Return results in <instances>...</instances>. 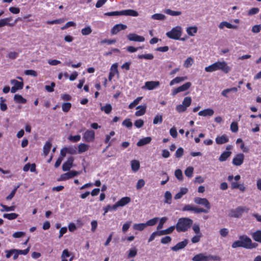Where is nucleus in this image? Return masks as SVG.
Listing matches in <instances>:
<instances>
[{
    "label": "nucleus",
    "mask_w": 261,
    "mask_h": 261,
    "mask_svg": "<svg viewBox=\"0 0 261 261\" xmlns=\"http://www.w3.org/2000/svg\"><path fill=\"white\" fill-rule=\"evenodd\" d=\"M230 130L233 133H237L238 131V125L237 122H233L231 123Z\"/></svg>",
    "instance_id": "obj_59"
},
{
    "label": "nucleus",
    "mask_w": 261,
    "mask_h": 261,
    "mask_svg": "<svg viewBox=\"0 0 261 261\" xmlns=\"http://www.w3.org/2000/svg\"><path fill=\"white\" fill-rule=\"evenodd\" d=\"M158 221H159L158 218H154L153 219H150L146 222V226H153L158 222Z\"/></svg>",
    "instance_id": "obj_46"
},
{
    "label": "nucleus",
    "mask_w": 261,
    "mask_h": 261,
    "mask_svg": "<svg viewBox=\"0 0 261 261\" xmlns=\"http://www.w3.org/2000/svg\"><path fill=\"white\" fill-rule=\"evenodd\" d=\"M137 109H139V110L136 112V113H135L136 116H141L143 115L145 113V112H146V107L145 106L143 107V106H139L137 107Z\"/></svg>",
    "instance_id": "obj_37"
},
{
    "label": "nucleus",
    "mask_w": 261,
    "mask_h": 261,
    "mask_svg": "<svg viewBox=\"0 0 261 261\" xmlns=\"http://www.w3.org/2000/svg\"><path fill=\"white\" fill-rule=\"evenodd\" d=\"M160 85L159 82L157 81H149L146 82L145 86L148 90H151L156 88Z\"/></svg>",
    "instance_id": "obj_20"
},
{
    "label": "nucleus",
    "mask_w": 261,
    "mask_h": 261,
    "mask_svg": "<svg viewBox=\"0 0 261 261\" xmlns=\"http://www.w3.org/2000/svg\"><path fill=\"white\" fill-rule=\"evenodd\" d=\"M55 83L51 82L50 85H46L45 88L47 91L49 92H52L54 91V88L55 87Z\"/></svg>",
    "instance_id": "obj_61"
},
{
    "label": "nucleus",
    "mask_w": 261,
    "mask_h": 261,
    "mask_svg": "<svg viewBox=\"0 0 261 261\" xmlns=\"http://www.w3.org/2000/svg\"><path fill=\"white\" fill-rule=\"evenodd\" d=\"M188 79V77L187 76H177L171 81L170 83V86H173L176 84H179L181 82H182Z\"/></svg>",
    "instance_id": "obj_23"
},
{
    "label": "nucleus",
    "mask_w": 261,
    "mask_h": 261,
    "mask_svg": "<svg viewBox=\"0 0 261 261\" xmlns=\"http://www.w3.org/2000/svg\"><path fill=\"white\" fill-rule=\"evenodd\" d=\"M30 247H28L27 249L24 250H19V249H15V252H18L19 255V254H23V255H27L30 251Z\"/></svg>",
    "instance_id": "obj_58"
},
{
    "label": "nucleus",
    "mask_w": 261,
    "mask_h": 261,
    "mask_svg": "<svg viewBox=\"0 0 261 261\" xmlns=\"http://www.w3.org/2000/svg\"><path fill=\"white\" fill-rule=\"evenodd\" d=\"M188 192V189L186 188H182L180 189V191L177 193L174 196L175 199H179L181 198L183 195Z\"/></svg>",
    "instance_id": "obj_32"
},
{
    "label": "nucleus",
    "mask_w": 261,
    "mask_h": 261,
    "mask_svg": "<svg viewBox=\"0 0 261 261\" xmlns=\"http://www.w3.org/2000/svg\"><path fill=\"white\" fill-rule=\"evenodd\" d=\"M6 101L5 99H4L3 97L1 98L0 107L2 111H6L8 108L7 104L5 103Z\"/></svg>",
    "instance_id": "obj_47"
},
{
    "label": "nucleus",
    "mask_w": 261,
    "mask_h": 261,
    "mask_svg": "<svg viewBox=\"0 0 261 261\" xmlns=\"http://www.w3.org/2000/svg\"><path fill=\"white\" fill-rule=\"evenodd\" d=\"M95 132L91 129L87 130L83 135V139L86 142H92L95 139Z\"/></svg>",
    "instance_id": "obj_8"
},
{
    "label": "nucleus",
    "mask_w": 261,
    "mask_h": 261,
    "mask_svg": "<svg viewBox=\"0 0 261 261\" xmlns=\"http://www.w3.org/2000/svg\"><path fill=\"white\" fill-rule=\"evenodd\" d=\"M80 174L79 171L72 170L70 172L62 174L59 180H66L70 178L73 177L74 176H77Z\"/></svg>",
    "instance_id": "obj_10"
},
{
    "label": "nucleus",
    "mask_w": 261,
    "mask_h": 261,
    "mask_svg": "<svg viewBox=\"0 0 261 261\" xmlns=\"http://www.w3.org/2000/svg\"><path fill=\"white\" fill-rule=\"evenodd\" d=\"M115 134V133L114 131H111L110 133V134L109 135H107L106 136V139L105 140V143L106 144H108V145L106 147V148L103 150V152L108 148H109L110 146H111V143L110 142V139H111V137L112 136H114Z\"/></svg>",
    "instance_id": "obj_29"
},
{
    "label": "nucleus",
    "mask_w": 261,
    "mask_h": 261,
    "mask_svg": "<svg viewBox=\"0 0 261 261\" xmlns=\"http://www.w3.org/2000/svg\"><path fill=\"white\" fill-rule=\"evenodd\" d=\"M127 28V26L123 24H117L115 25L111 29V33L113 35L117 34L119 32L124 30Z\"/></svg>",
    "instance_id": "obj_17"
},
{
    "label": "nucleus",
    "mask_w": 261,
    "mask_h": 261,
    "mask_svg": "<svg viewBox=\"0 0 261 261\" xmlns=\"http://www.w3.org/2000/svg\"><path fill=\"white\" fill-rule=\"evenodd\" d=\"M163 226V217L160 219L159 224L157 227V231L153 232L148 239V242L152 241L156 237L163 235V230H160Z\"/></svg>",
    "instance_id": "obj_7"
},
{
    "label": "nucleus",
    "mask_w": 261,
    "mask_h": 261,
    "mask_svg": "<svg viewBox=\"0 0 261 261\" xmlns=\"http://www.w3.org/2000/svg\"><path fill=\"white\" fill-rule=\"evenodd\" d=\"M182 30L181 27L176 26L172 28L170 31L167 32L166 35L169 38L174 40H179L182 35ZM180 40L184 41L185 39L181 38Z\"/></svg>",
    "instance_id": "obj_3"
},
{
    "label": "nucleus",
    "mask_w": 261,
    "mask_h": 261,
    "mask_svg": "<svg viewBox=\"0 0 261 261\" xmlns=\"http://www.w3.org/2000/svg\"><path fill=\"white\" fill-rule=\"evenodd\" d=\"M239 239L242 242L243 247L246 249H253L257 246L256 243H253L250 238L246 236H241Z\"/></svg>",
    "instance_id": "obj_5"
},
{
    "label": "nucleus",
    "mask_w": 261,
    "mask_h": 261,
    "mask_svg": "<svg viewBox=\"0 0 261 261\" xmlns=\"http://www.w3.org/2000/svg\"><path fill=\"white\" fill-rule=\"evenodd\" d=\"M18 215L16 213L5 214L3 215L4 218L8 219V220H14L16 219Z\"/></svg>",
    "instance_id": "obj_41"
},
{
    "label": "nucleus",
    "mask_w": 261,
    "mask_h": 261,
    "mask_svg": "<svg viewBox=\"0 0 261 261\" xmlns=\"http://www.w3.org/2000/svg\"><path fill=\"white\" fill-rule=\"evenodd\" d=\"M194 201L197 204L204 206L208 210H210L211 208V204L208 200L206 198L197 197L194 198Z\"/></svg>",
    "instance_id": "obj_11"
},
{
    "label": "nucleus",
    "mask_w": 261,
    "mask_h": 261,
    "mask_svg": "<svg viewBox=\"0 0 261 261\" xmlns=\"http://www.w3.org/2000/svg\"><path fill=\"white\" fill-rule=\"evenodd\" d=\"M142 99V97H138L136 99H135L132 102H131L128 108L129 109H133L135 106L137 105L141 99Z\"/></svg>",
    "instance_id": "obj_50"
},
{
    "label": "nucleus",
    "mask_w": 261,
    "mask_h": 261,
    "mask_svg": "<svg viewBox=\"0 0 261 261\" xmlns=\"http://www.w3.org/2000/svg\"><path fill=\"white\" fill-rule=\"evenodd\" d=\"M194 63V59L192 57H188L184 63V66L186 68L190 67Z\"/></svg>",
    "instance_id": "obj_40"
},
{
    "label": "nucleus",
    "mask_w": 261,
    "mask_h": 261,
    "mask_svg": "<svg viewBox=\"0 0 261 261\" xmlns=\"http://www.w3.org/2000/svg\"><path fill=\"white\" fill-rule=\"evenodd\" d=\"M145 185V181L143 179H140L138 180L137 185H136V189L137 190H139L141 189L142 187H143Z\"/></svg>",
    "instance_id": "obj_62"
},
{
    "label": "nucleus",
    "mask_w": 261,
    "mask_h": 261,
    "mask_svg": "<svg viewBox=\"0 0 261 261\" xmlns=\"http://www.w3.org/2000/svg\"><path fill=\"white\" fill-rule=\"evenodd\" d=\"M193 221L188 218H181L178 219L176 225V229L177 232H185L192 226Z\"/></svg>",
    "instance_id": "obj_2"
},
{
    "label": "nucleus",
    "mask_w": 261,
    "mask_h": 261,
    "mask_svg": "<svg viewBox=\"0 0 261 261\" xmlns=\"http://www.w3.org/2000/svg\"><path fill=\"white\" fill-rule=\"evenodd\" d=\"M71 107V104L70 102L64 103L62 106V111L64 112L67 113L69 111Z\"/></svg>",
    "instance_id": "obj_44"
},
{
    "label": "nucleus",
    "mask_w": 261,
    "mask_h": 261,
    "mask_svg": "<svg viewBox=\"0 0 261 261\" xmlns=\"http://www.w3.org/2000/svg\"><path fill=\"white\" fill-rule=\"evenodd\" d=\"M175 176L179 180H182V173L181 170L177 169L175 171Z\"/></svg>",
    "instance_id": "obj_60"
},
{
    "label": "nucleus",
    "mask_w": 261,
    "mask_h": 261,
    "mask_svg": "<svg viewBox=\"0 0 261 261\" xmlns=\"http://www.w3.org/2000/svg\"><path fill=\"white\" fill-rule=\"evenodd\" d=\"M140 167V162L137 160H133L131 161V168L132 170L136 172L139 169Z\"/></svg>",
    "instance_id": "obj_31"
},
{
    "label": "nucleus",
    "mask_w": 261,
    "mask_h": 261,
    "mask_svg": "<svg viewBox=\"0 0 261 261\" xmlns=\"http://www.w3.org/2000/svg\"><path fill=\"white\" fill-rule=\"evenodd\" d=\"M198 28L196 26L189 27L186 29L187 34L191 36H194L197 33Z\"/></svg>",
    "instance_id": "obj_28"
},
{
    "label": "nucleus",
    "mask_w": 261,
    "mask_h": 261,
    "mask_svg": "<svg viewBox=\"0 0 261 261\" xmlns=\"http://www.w3.org/2000/svg\"><path fill=\"white\" fill-rule=\"evenodd\" d=\"M202 234H196L191 239L192 243H196L200 241Z\"/></svg>",
    "instance_id": "obj_64"
},
{
    "label": "nucleus",
    "mask_w": 261,
    "mask_h": 261,
    "mask_svg": "<svg viewBox=\"0 0 261 261\" xmlns=\"http://www.w3.org/2000/svg\"><path fill=\"white\" fill-rule=\"evenodd\" d=\"M127 39L129 41L136 42H143L145 38L143 36H139L135 33H130L127 36Z\"/></svg>",
    "instance_id": "obj_14"
},
{
    "label": "nucleus",
    "mask_w": 261,
    "mask_h": 261,
    "mask_svg": "<svg viewBox=\"0 0 261 261\" xmlns=\"http://www.w3.org/2000/svg\"><path fill=\"white\" fill-rule=\"evenodd\" d=\"M214 113V110L212 109L208 108L199 112L198 115L203 117L212 116L213 115Z\"/></svg>",
    "instance_id": "obj_22"
},
{
    "label": "nucleus",
    "mask_w": 261,
    "mask_h": 261,
    "mask_svg": "<svg viewBox=\"0 0 261 261\" xmlns=\"http://www.w3.org/2000/svg\"><path fill=\"white\" fill-rule=\"evenodd\" d=\"M74 159L72 156L68 158L67 161L63 163L62 169L64 171H68L73 166Z\"/></svg>",
    "instance_id": "obj_16"
},
{
    "label": "nucleus",
    "mask_w": 261,
    "mask_h": 261,
    "mask_svg": "<svg viewBox=\"0 0 261 261\" xmlns=\"http://www.w3.org/2000/svg\"><path fill=\"white\" fill-rule=\"evenodd\" d=\"M18 53H17L16 51H10L8 54L7 57L10 59L14 60L16 59L18 57Z\"/></svg>",
    "instance_id": "obj_52"
},
{
    "label": "nucleus",
    "mask_w": 261,
    "mask_h": 261,
    "mask_svg": "<svg viewBox=\"0 0 261 261\" xmlns=\"http://www.w3.org/2000/svg\"><path fill=\"white\" fill-rule=\"evenodd\" d=\"M205 71L207 72H213L217 70H221L225 73H228L230 67L225 61H218L205 67Z\"/></svg>",
    "instance_id": "obj_1"
},
{
    "label": "nucleus",
    "mask_w": 261,
    "mask_h": 261,
    "mask_svg": "<svg viewBox=\"0 0 261 261\" xmlns=\"http://www.w3.org/2000/svg\"><path fill=\"white\" fill-rule=\"evenodd\" d=\"M231 151H224L222 153V154L220 155L219 160L220 162H224L227 160V159L231 155Z\"/></svg>",
    "instance_id": "obj_34"
},
{
    "label": "nucleus",
    "mask_w": 261,
    "mask_h": 261,
    "mask_svg": "<svg viewBox=\"0 0 261 261\" xmlns=\"http://www.w3.org/2000/svg\"><path fill=\"white\" fill-rule=\"evenodd\" d=\"M228 229L226 228H223L220 230L219 233L222 237H226L228 234Z\"/></svg>",
    "instance_id": "obj_63"
},
{
    "label": "nucleus",
    "mask_w": 261,
    "mask_h": 261,
    "mask_svg": "<svg viewBox=\"0 0 261 261\" xmlns=\"http://www.w3.org/2000/svg\"><path fill=\"white\" fill-rule=\"evenodd\" d=\"M184 149L182 147L178 148L175 152V156L177 158H181L184 154Z\"/></svg>",
    "instance_id": "obj_56"
},
{
    "label": "nucleus",
    "mask_w": 261,
    "mask_h": 261,
    "mask_svg": "<svg viewBox=\"0 0 261 261\" xmlns=\"http://www.w3.org/2000/svg\"><path fill=\"white\" fill-rule=\"evenodd\" d=\"M249 210V208L246 206H238L236 208L230 210L229 216L233 218H240L244 212L248 213Z\"/></svg>",
    "instance_id": "obj_4"
},
{
    "label": "nucleus",
    "mask_w": 261,
    "mask_h": 261,
    "mask_svg": "<svg viewBox=\"0 0 261 261\" xmlns=\"http://www.w3.org/2000/svg\"><path fill=\"white\" fill-rule=\"evenodd\" d=\"M146 227V223L135 224L133 228L135 230L142 231Z\"/></svg>",
    "instance_id": "obj_42"
},
{
    "label": "nucleus",
    "mask_w": 261,
    "mask_h": 261,
    "mask_svg": "<svg viewBox=\"0 0 261 261\" xmlns=\"http://www.w3.org/2000/svg\"><path fill=\"white\" fill-rule=\"evenodd\" d=\"M1 206L3 207V210H2L1 211H7V212H9V211H13L15 210V206L14 205H12V206H7L6 205H4L2 203L1 204Z\"/></svg>",
    "instance_id": "obj_48"
},
{
    "label": "nucleus",
    "mask_w": 261,
    "mask_h": 261,
    "mask_svg": "<svg viewBox=\"0 0 261 261\" xmlns=\"http://www.w3.org/2000/svg\"><path fill=\"white\" fill-rule=\"evenodd\" d=\"M192 85L191 83L187 82L182 85L175 88L172 90V95L175 96L179 92H184L189 89Z\"/></svg>",
    "instance_id": "obj_9"
},
{
    "label": "nucleus",
    "mask_w": 261,
    "mask_h": 261,
    "mask_svg": "<svg viewBox=\"0 0 261 261\" xmlns=\"http://www.w3.org/2000/svg\"><path fill=\"white\" fill-rule=\"evenodd\" d=\"M164 12L168 15L173 16H178L181 14V12L180 11H173L170 9H166L164 11Z\"/></svg>",
    "instance_id": "obj_39"
},
{
    "label": "nucleus",
    "mask_w": 261,
    "mask_h": 261,
    "mask_svg": "<svg viewBox=\"0 0 261 261\" xmlns=\"http://www.w3.org/2000/svg\"><path fill=\"white\" fill-rule=\"evenodd\" d=\"M131 201V199L129 197H124L120 199L117 202L120 206H124L127 204L129 203Z\"/></svg>",
    "instance_id": "obj_30"
},
{
    "label": "nucleus",
    "mask_w": 261,
    "mask_h": 261,
    "mask_svg": "<svg viewBox=\"0 0 261 261\" xmlns=\"http://www.w3.org/2000/svg\"><path fill=\"white\" fill-rule=\"evenodd\" d=\"M216 142L217 144H223L228 142L229 139L226 135L217 136L216 138Z\"/></svg>",
    "instance_id": "obj_19"
},
{
    "label": "nucleus",
    "mask_w": 261,
    "mask_h": 261,
    "mask_svg": "<svg viewBox=\"0 0 261 261\" xmlns=\"http://www.w3.org/2000/svg\"><path fill=\"white\" fill-rule=\"evenodd\" d=\"M81 136L77 135L75 136H70L69 137V140L73 142H77L81 140Z\"/></svg>",
    "instance_id": "obj_57"
},
{
    "label": "nucleus",
    "mask_w": 261,
    "mask_h": 261,
    "mask_svg": "<svg viewBox=\"0 0 261 261\" xmlns=\"http://www.w3.org/2000/svg\"><path fill=\"white\" fill-rule=\"evenodd\" d=\"M92 32V29L90 27H87L81 30V33L83 35H88Z\"/></svg>",
    "instance_id": "obj_51"
},
{
    "label": "nucleus",
    "mask_w": 261,
    "mask_h": 261,
    "mask_svg": "<svg viewBox=\"0 0 261 261\" xmlns=\"http://www.w3.org/2000/svg\"><path fill=\"white\" fill-rule=\"evenodd\" d=\"M192 102L191 97H186L182 102L181 104L178 105L176 107V111L178 113H182L186 111Z\"/></svg>",
    "instance_id": "obj_6"
},
{
    "label": "nucleus",
    "mask_w": 261,
    "mask_h": 261,
    "mask_svg": "<svg viewBox=\"0 0 261 261\" xmlns=\"http://www.w3.org/2000/svg\"><path fill=\"white\" fill-rule=\"evenodd\" d=\"M12 20V18L11 17L0 19V28L6 25L10 27L14 26L15 23L17 22V20H16L13 23H10V21Z\"/></svg>",
    "instance_id": "obj_15"
},
{
    "label": "nucleus",
    "mask_w": 261,
    "mask_h": 261,
    "mask_svg": "<svg viewBox=\"0 0 261 261\" xmlns=\"http://www.w3.org/2000/svg\"><path fill=\"white\" fill-rule=\"evenodd\" d=\"M11 83L17 89V90L22 89L23 87V83L22 82H19L16 80H12Z\"/></svg>",
    "instance_id": "obj_33"
},
{
    "label": "nucleus",
    "mask_w": 261,
    "mask_h": 261,
    "mask_svg": "<svg viewBox=\"0 0 261 261\" xmlns=\"http://www.w3.org/2000/svg\"><path fill=\"white\" fill-rule=\"evenodd\" d=\"M89 146L85 143H81L79 145L78 151L79 153H83L89 149Z\"/></svg>",
    "instance_id": "obj_38"
},
{
    "label": "nucleus",
    "mask_w": 261,
    "mask_h": 261,
    "mask_svg": "<svg viewBox=\"0 0 261 261\" xmlns=\"http://www.w3.org/2000/svg\"><path fill=\"white\" fill-rule=\"evenodd\" d=\"M14 100L16 102L19 103H25L27 102V100L21 95L19 94H16L14 95Z\"/></svg>",
    "instance_id": "obj_36"
},
{
    "label": "nucleus",
    "mask_w": 261,
    "mask_h": 261,
    "mask_svg": "<svg viewBox=\"0 0 261 261\" xmlns=\"http://www.w3.org/2000/svg\"><path fill=\"white\" fill-rule=\"evenodd\" d=\"M164 197L165 198V202L169 204L171 203L172 200L171 194L169 192L167 191L164 194Z\"/></svg>",
    "instance_id": "obj_49"
},
{
    "label": "nucleus",
    "mask_w": 261,
    "mask_h": 261,
    "mask_svg": "<svg viewBox=\"0 0 261 261\" xmlns=\"http://www.w3.org/2000/svg\"><path fill=\"white\" fill-rule=\"evenodd\" d=\"M51 147V143L50 140H48L46 142L45 144L43 146V153L45 156H46L49 153Z\"/></svg>",
    "instance_id": "obj_25"
},
{
    "label": "nucleus",
    "mask_w": 261,
    "mask_h": 261,
    "mask_svg": "<svg viewBox=\"0 0 261 261\" xmlns=\"http://www.w3.org/2000/svg\"><path fill=\"white\" fill-rule=\"evenodd\" d=\"M213 258L212 256H206L204 253H199L195 255L193 258V261H211V258Z\"/></svg>",
    "instance_id": "obj_12"
},
{
    "label": "nucleus",
    "mask_w": 261,
    "mask_h": 261,
    "mask_svg": "<svg viewBox=\"0 0 261 261\" xmlns=\"http://www.w3.org/2000/svg\"><path fill=\"white\" fill-rule=\"evenodd\" d=\"M225 27L228 28V29H237V26L231 24V23H230L227 21H222L219 25V28L220 29H223Z\"/></svg>",
    "instance_id": "obj_26"
},
{
    "label": "nucleus",
    "mask_w": 261,
    "mask_h": 261,
    "mask_svg": "<svg viewBox=\"0 0 261 261\" xmlns=\"http://www.w3.org/2000/svg\"><path fill=\"white\" fill-rule=\"evenodd\" d=\"M193 168L192 167H188L185 171V175L189 177H192L193 173Z\"/></svg>",
    "instance_id": "obj_53"
},
{
    "label": "nucleus",
    "mask_w": 261,
    "mask_h": 261,
    "mask_svg": "<svg viewBox=\"0 0 261 261\" xmlns=\"http://www.w3.org/2000/svg\"><path fill=\"white\" fill-rule=\"evenodd\" d=\"M138 58L139 59H145L147 60H151L153 58V56L151 54L146 55H138Z\"/></svg>",
    "instance_id": "obj_55"
},
{
    "label": "nucleus",
    "mask_w": 261,
    "mask_h": 261,
    "mask_svg": "<svg viewBox=\"0 0 261 261\" xmlns=\"http://www.w3.org/2000/svg\"><path fill=\"white\" fill-rule=\"evenodd\" d=\"M19 188V186L16 187L10 193V194L7 196L6 198V199L7 200H10L11 199H12L13 198V197L14 196L16 192V191L17 190V189Z\"/></svg>",
    "instance_id": "obj_54"
},
{
    "label": "nucleus",
    "mask_w": 261,
    "mask_h": 261,
    "mask_svg": "<svg viewBox=\"0 0 261 261\" xmlns=\"http://www.w3.org/2000/svg\"><path fill=\"white\" fill-rule=\"evenodd\" d=\"M121 15H125V16H138L139 14L137 11L132 10V9H127L121 11Z\"/></svg>",
    "instance_id": "obj_21"
},
{
    "label": "nucleus",
    "mask_w": 261,
    "mask_h": 261,
    "mask_svg": "<svg viewBox=\"0 0 261 261\" xmlns=\"http://www.w3.org/2000/svg\"><path fill=\"white\" fill-rule=\"evenodd\" d=\"M137 254V249L134 247L129 250V252L127 255L128 258L134 257Z\"/></svg>",
    "instance_id": "obj_45"
},
{
    "label": "nucleus",
    "mask_w": 261,
    "mask_h": 261,
    "mask_svg": "<svg viewBox=\"0 0 261 261\" xmlns=\"http://www.w3.org/2000/svg\"><path fill=\"white\" fill-rule=\"evenodd\" d=\"M238 91V88L236 87H232L231 88H228L224 89L221 92L222 95L225 97H228L227 94L230 92H237Z\"/></svg>",
    "instance_id": "obj_35"
},
{
    "label": "nucleus",
    "mask_w": 261,
    "mask_h": 261,
    "mask_svg": "<svg viewBox=\"0 0 261 261\" xmlns=\"http://www.w3.org/2000/svg\"><path fill=\"white\" fill-rule=\"evenodd\" d=\"M189 241L185 239L184 241L178 243L176 245L172 247L171 249L174 251H177L184 248L188 244Z\"/></svg>",
    "instance_id": "obj_18"
},
{
    "label": "nucleus",
    "mask_w": 261,
    "mask_h": 261,
    "mask_svg": "<svg viewBox=\"0 0 261 261\" xmlns=\"http://www.w3.org/2000/svg\"><path fill=\"white\" fill-rule=\"evenodd\" d=\"M244 155L243 153L237 154L233 159L232 164L237 166H241L244 161Z\"/></svg>",
    "instance_id": "obj_13"
},
{
    "label": "nucleus",
    "mask_w": 261,
    "mask_h": 261,
    "mask_svg": "<svg viewBox=\"0 0 261 261\" xmlns=\"http://www.w3.org/2000/svg\"><path fill=\"white\" fill-rule=\"evenodd\" d=\"M253 239L259 243H261V230H258L251 234Z\"/></svg>",
    "instance_id": "obj_27"
},
{
    "label": "nucleus",
    "mask_w": 261,
    "mask_h": 261,
    "mask_svg": "<svg viewBox=\"0 0 261 261\" xmlns=\"http://www.w3.org/2000/svg\"><path fill=\"white\" fill-rule=\"evenodd\" d=\"M112 107L110 104H107L105 106L101 108V110L104 111L105 113L108 114L111 113Z\"/></svg>",
    "instance_id": "obj_43"
},
{
    "label": "nucleus",
    "mask_w": 261,
    "mask_h": 261,
    "mask_svg": "<svg viewBox=\"0 0 261 261\" xmlns=\"http://www.w3.org/2000/svg\"><path fill=\"white\" fill-rule=\"evenodd\" d=\"M151 141V138L150 137H147L145 138H143L139 140V141L137 143V145L138 146H142L147 144H149Z\"/></svg>",
    "instance_id": "obj_24"
}]
</instances>
